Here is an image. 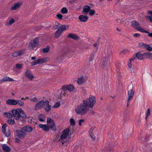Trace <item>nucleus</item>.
Wrapping results in <instances>:
<instances>
[{"mask_svg": "<svg viewBox=\"0 0 152 152\" xmlns=\"http://www.w3.org/2000/svg\"><path fill=\"white\" fill-rule=\"evenodd\" d=\"M83 103L81 104L75 108V112L76 114L83 115L85 114L89 107H93L96 102L95 97L90 95L88 99L83 101Z\"/></svg>", "mask_w": 152, "mask_h": 152, "instance_id": "obj_1", "label": "nucleus"}, {"mask_svg": "<svg viewBox=\"0 0 152 152\" xmlns=\"http://www.w3.org/2000/svg\"><path fill=\"white\" fill-rule=\"evenodd\" d=\"M12 115L16 120H19L21 117L22 118V120L21 119V120L22 121L26 118V116L25 112L21 109L18 108L16 109H13L12 110Z\"/></svg>", "mask_w": 152, "mask_h": 152, "instance_id": "obj_2", "label": "nucleus"}, {"mask_svg": "<svg viewBox=\"0 0 152 152\" xmlns=\"http://www.w3.org/2000/svg\"><path fill=\"white\" fill-rule=\"evenodd\" d=\"M131 25L133 27L141 32L149 33V32L145 30L143 28H141L139 23L136 21H132L131 23Z\"/></svg>", "mask_w": 152, "mask_h": 152, "instance_id": "obj_3", "label": "nucleus"}, {"mask_svg": "<svg viewBox=\"0 0 152 152\" xmlns=\"http://www.w3.org/2000/svg\"><path fill=\"white\" fill-rule=\"evenodd\" d=\"M69 27V25H61L56 32L55 34V38H58L61 34L62 32L65 30L67 29Z\"/></svg>", "mask_w": 152, "mask_h": 152, "instance_id": "obj_4", "label": "nucleus"}, {"mask_svg": "<svg viewBox=\"0 0 152 152\" xmlns=\"http://www.w3.org/2000/svg\"><path fill=\"white\" fill-rule=\"evenodd\" d=\"M38 38H36L30 41L29 43V49L31 50H33L34 48L39 45Z\"/></svg>", "mask_w": 152, "mask_h": 152, "instance_id": "obj_5", "label": "nucleus"}, {"mask_svg": "<svg viewBox=\"0 0 152 152\" xmlns=\"http://www.w3.org/2000/svg\"><path fill=\"white\" fill-rule=\"evenodd\" d=\"M70 132V129L69 128L65 129L62 132L60 137V139L62 140L66 138L69 135Z\"/></svg>", "mask_w": 152, "mask_h": 152, "instance_id": "obj_6", "label": "nucleus"}, {"mask_svg": "<svg viewBox=\"0 0 152 152\" xmlns=\"http://www.w3.org/2000/svg\"><path fill=\"white\" fill-rule=\"evenodd\" d=\"M74 87L73 85L70 84L69 85H64L61 88L62 90H64V92L63 93V95L65 96V91L67 90H68L69 91L71 92L74 90Z\"/></svg>", "mask_w": 152, "mask_h": 152, "instance_id": "obj_7", "label": "nucleus"}, {"mask_svg": "<svg viewBox=\"0 0 152 152\" xmlns=\"http://www.w3.org/2000/svg\"><path fill=\"white\" fill-rule=\"evenodd\" d=\"M16 132L18 137L21 139H23L24 138L25 136L27 134L26 133L22 130H16Z\"/></svg>", "mask_w": 152, "mask_h": 152, "instance_id": "obj_8", "label": "nucleus"}, {"mask_svg": "<svg viewBox=\"0 0 152 152\" xmlns=\"http://www.w3.org/2000/svg\"><path fill=\"white\" fill-rule=\"evenodd\" d=\"M49 102L47 100H45L43 104V107L45 111L48 112L51 110V107L50 105L49 104Z\"/></svg>", "mask_w": 152, "mask_h": 152, "instance_id": "obj_9", "label": "nucleus"}, {"mask_svg": "<svg viewBox=\"0 0 152 152\" xmlns=\"http://www.w3.org/2000/svg\"><path fill=\"white\" fill-rule=\"evenodd\" d=\"M25 75L30 80H32L34 77V76L29 70H27L26 71Z\"/></svg>", "mask_w": 152, "mask_h": 152, "instance_id": "obj_10", "label": "nucleus"}, {"mask_svg": "<svg viewBox=\"0 0 152 152\" xmlns=\"http://www.w3.org/2000/svg\"><path fill=\"white\" fill-rule=\"evenodd\" d=\"M25 51V49H23L20 50L16 51L12 53V56L14 57H17L24 53Z\"/></svg>", "mask_w": 152, "mask_h": 152, "instance_id": "obj_11", "label": "nucleus"}, {"mask_svg": "<svg viewBox=\"0 0 152 152\" xmlns=\"http://www.w3.org/2000/svg\"><path fill=\"white\" fill-rule=\"evenodd\" d=\"M90 7L88 5L84 6L83 8L82 12L85 15H87L90 11Z\"/></svg>", "mask_w": 152, "mask_h": 152, "instance_id": "obj_12", "label": "nucleus"}, {"mask_svg": "<svg viewBox=\"0 0 152 152\" xmlns=\"http://www.w3.org/2000/svg\"><path fill=\"white\" fill-rule=\"evenodd\" d=\"M16 100L12 99H8L6 101V104L8 105H15Z\"/></svg>", "mask_w": 152, "mask_h": 152, "instance_id": "obj_13", "label": "nucleus"}, {"mask_svg": "<svg viewBox=\"0 0 152 152\" xmlns=\"http://www.w3.org/2000/svg\"><path fill=\"white\" fill-rule=\"evenodd\" d=\"M32 129H33L31 126L28 125L24 126L22 129V130L25 132H30L32 131Z\"/></svg>", "mask_w": 152, "mask_h": 152, "instance_id": "obj_14", "label": "nucleus"}, {"mask_svg": "<svg viewBox=\"0 0 152 152\" xmlns=\"http://www.w3.org/2000/svg\"><path fill=\"white\" fill-rule=\"evenodd\" d=\"M2 148L4 152H10L11 148L6 144H4L2 146Z\"/></svg>", "mask_w": 152, "mask_h": 152, "instance_id": "obj_15", "label": "nucleus"}, {"mask_svg": "<svg viewBox=\"0 0 152 152\" xmlns=\"http://www.w3.org/2000/svg\"><path fill=\"white\" fill-rule=\"evenodd\" d=\"M134 94V91L133 89L129 91L128 92V100L132 99L133 98V96Z\"/></svg>", "mask_w": 152, "mask_h": 152, "instance_id": "obj_16", "label": "nucleus"}, {"mask_svg": "<svg viewBox=\"0 0 152 152\" xmlns=\"http://www.w3.org/2000/svg\"><path fill=\"white\" fill-rule=\"evenodd\" d=\"M88 17L86 15H80L78 18L79 20L82 22H85L87 21L88 19Z\"/></svg>", "mask_w": 152, "mask_h": 152, "instance_id": "obj_17", "label": "nucleus"}, {"mask_svg": "<svg viewBox=\"0 0 152 152\" xmlns=\"http://www.w3.org/2000/svg\"><path fill=\"white\" fill-rule=\"evenodd\" d=\"M44 102L43 101H41L38 102L35 106V109L37 110L40 107H43Z\"/></svg>", "mask_w": 152, "mask_h": 152, "instance_id": "obj_18", "label": "nucleus"}, {"mask_svg": "<svg viewBox=\"0 0 152 152\" xmlns=\"http://www.w3.org/2000/svg\"><path fill=\"white\" fill-rule=\"evenodd\" d=\"M39 127L45 132H48L49 131V127L48 126L45 124H39Z\"/></svg>", "mask_w": 152, "mask_h": 152, "instance_id": "obj_19", "label": "nucleus"}, {"mask_svg": "<svg viewBox=\"0 0 152 152\" xmlns=\"http://www.w3.org/2000/svg\"><path fill=\"white\" fill-rule=\"evenodd\" d=\"M21 4L22 3L20 2H19L15 4L14 5L11 7V10H15L18 8Z\"/></svg>", "mask_w": 152, "mask_h": 152, "instance_id": "obj_20", "label": "nucleus"}, {"mask_svg": "<svg viewBox=\"0 0 152 152\" xmlns=\"http://www.w3.org/2000/svg\"><path fill=\"white\" fill-rule=\"evenodd\" d=\"M86 81L84 77L83 76L79 78L77 80V83L79 85H81Z\"/></svg>", "mask_w": 152, "mask_h": 152, "instance_id": "obj_21", "label": "nucleus"}, {"mask_svg": "<svg viewBox=\"0 0 152 152\" xmlns=\"http://www.w3.org/2000/svg\"><path fill=\"white\" fill-rule=\"evenodd\" d=\"M144 53L142 54L140 52L137 53L135 55V57L139 60H142L143 58Z\"/></svg>", "mask_w": 152, "mask_h": 152, "instance_id": "obj_22", "label": "nucleus"}, {"mask_svg": "<svg viewBox=\"0 0 152 152\" xmlns=\"http://www.w3.org/2000/svg\"><path fill=\"white\" fill-rule=\"evenodd\" d=\"M50 124L48 125L49 127H50L51 129L53 131H55L56 130V127L54 122H52Z\"/></svg>", "mask_w": 152, "mask_h": 152, "instance_id": "obj_23", "label": "nucleus"}, {"mask_svg": "<svg viewBox=\"0 0 152 152\" xmlns=\"http://www.w3.org/2000/svg\"><path fill=\"white\" fill-rule=\"evenodd\" d=\"M144 55L147 58L152 59V53L149 52H145L144 53Z\"/></svg>", "mask_w": 152, "mask_h": 152, "instance_id": "obj_24", "label": "nucleus"}, {"mask_svg": "<svg viewBox=\"0 0 152 152\" xmlns=\"http://www.w3.org/2000/svg\"><path fill=\"white\" fill-rule=\"evenodd\" d=\"M67 37L75 39H77L78 38L77 36L74 34H72L71 33L69 34L67 36Z\"/></svg>", "mask_w": 152, "mask_h": 152, "instance_id": "obj_25", "label": "nucleus"}, {"mask_svg": "<svg viewBox=\"0 0 152 152\" xmlns=\"http://www.w3.org/2000/svg\"><path fill=\"white\" fill-rule=\"evenodd\" d=\"M124 22V20L117 19L115 21V23L118 25H121Z\"/></svg>", "mask_w": 152, "mask_h": 152, "instance_id": "obj_26", "label": "nucleus"}, {"mask_svg": "<svg viewBox=\"0 0 152 152\" xmlns=\"http://www.w3.org/2000/svg\"><path fill=\"white\" fill-rule=\"evenodd\" d=\"M102 61L103 62V66H106L108 65L109 64V61L108 60L106 61V59L104 58L102 59Z\"/></svg>", "mask_w": 152, "mask_h": 152, "instance_id": "obj_27", "label": "nucleus"}, {"mask_svg": "<svg viewBox=\"0 0 152 152\" xmlns=\"http://www.w3.org/2000/svg\"><path fill=\"white\" fill-rule=\"evenodd\" d=\"M40 59L36 60L35 61H33L31 63L32 65L34 66L36 65L39 64H40Z\"/></svg>", "mask_w": 152, "mask_h": 152, "instance_id": "obj_28", "label": "nucleus"}, {"mask_svg": "<svg viewBox=\"0 0 152 152\" xmlns=\"http://www.w3.org/2000/svg\"><path fill=\"white\" fill-rule=\"evenodd\" d=\"M40 64L43 63H46L49 60V58H43L40 59Z\"/></svg>", "mask_w": 152, "mask_h": 152, "instance_id": "obj_29", "label": "nucleus"}, {"mask_svg": "<svg viewBox=\"0 0 152 152\" xmlns=\"http://www.w3.org/2000/svg\"><path fill=\"white\" fill-rule=\"evenodd\" d=\"M144 48L146 49L149 51H152V47L151 46L149 45L145 44Z\"/></svg>", "mask_w": 152, "mask_h": 152, "instance_id": "obj_30", "label": "nucleus"}, {"mask_svg": "<svg viewBox=\"0 0 152 152\" xmlns=\"http://www.w3.org/2000/svg\"><path fill=\"white\" fill-rule=\"evenodd\" d=\"M3 79L5 81L12 82L14 81L13 79L8 77H4Z\"/></svg>", "mask_w": 152, "mask_h": 152, "instance_id": "obj_31", "label": "nucleus"}, {"mask_svg": "<svg viewBox=\"0 0 152 152\" xmlns=\"http://www.w3.org/2000/svg\"><path fill=\"white\" fill-rule=\"evenodd\" d=\"M16 105L18 104L20 106H23L24 105V103L20 100H16Z\"/></svg>", "mask_w": 152, "mask_h": 152, "instance_id": "obj_32", "label": "nucleus"}, {"mask_svg": "<svg viewBox=\"0 0 152 152\" xmlns=\"http://www.w3.org/2000/svg\"><path fill=\"white\" fill-rule=\"evenodd\" d=\"M14 21H15L14 19L13 18H12L11 19V20L9 21V22H8L6 23L5 25L6 26L11 25L14 22Z\"/></svg>", "mask_w": 152, "mask_h": 152, "instance_id": "obj_33", "label": "nucleus"}, {"mask_svg": "<svg viewBox=\"0 0 152 152\" xmlns=\"http://www.w3.org/2000/svg\"><path fill=\"white\" fill-rule=\"evenodd\" d=\"M68 10L66 7H63L61 9V12L63 14H66L68 12Z\"/></svg>", "mask_w": 152, "mask_h": 152, "instance_id": "obj_34", "label": "nucleus"}, {"mask_svg": "<svg viewBox=\"0 0 152 152\" xmlns=\"http://www.w3.org/2000/svg\"><path fill=\"white\" fill-rule=\"evenodd\" d=\"M7 123L9 124L13 125L15 124V121L13 119H10L7 120Z\"/></svg>", "mask_w": 152, "mask_h": 152, "instance_id": "obj_35", "label": "nucleus"}, {"mask_svg": "<svg viewBox=\"0 0 152 152\" xmlns=\"http://www.w3.org/2000/svg\"><path fill=\"white\" fill-rule=\"evenodd\" d=\"M69 121L70 125L71 126H74L75 125V121L73 118H71L69 120Z\"/></svg>", "mask_w": 152, "mask_h": 152, "instance_id": "obj_36", "label": "nucleus"}, {"mask_svg": "<svg viewBox=\"0 0 152 152\" xmlns=\"http://www.w3.org/2000/svg\"><path fill=\"white\" fill-rule=\"evenodd\" d=\"M38 119L40 121H43L45 119V116L43 115H39Z\"/></svg>", "mask_w": 152, "mask_h": 152, "instance_id": "obj_37", "label": "nucleus"}, {"mask_svg": "<svg viewBox=\"0 0 152 152\" xmlns=\"http://www.w3.org/2000/svg\"><path fill=\"white\" fill-rule=\"evenodd\" d=\"M52 122H54V121L51 118H47V124L48 126L52 123Z\"/></svg>", "mask_w": 152, "mask_h": 152, "instance_id": "obj_38", "label": "nucleus"}, {"mask_svg": "<svg viewBox=\"0 0 152 152\" xmlns=\"http://www.w3.org/2000/svg\"><path fill=\"white\" fill-rule=\"evenodd\" d=\"M4 115L8 118H10L12 116V115L10 113H5Z\"/></svg>", "mask_w": 152, "mask_h": 152, "instance_id": "obj_39", "label": "nucleus"}, {"mask_svg": "<svg viewBox=\"0 0 152 152\" xmlns=\"http://www.w3.org/2000/svg\"><path fill=\"white\" fill-rule=\"evenodd\" d=\"M150 108L148 109L147 110L146 116L145 118L146 120H147V118H148V116H150Z\"/></svg>", "mask_w": 152, "mask_h": 152, "instance_id": "obj_40", "label": "nucleus"}, {"mask_svg": "<svg viewBox=\"0 0 152 152\" xmlns=\"http://www.w3.org/2000/svg\"><path fill=\"white\" fill-rule=\"evenodd\" d=\"M112 52L111 50L109 49L107 50V57L109 58L112 55Z\"/></svg>", "mask_w": 152, "mask_h": 152, "instance_id": "obj_41", "label": "nucleus"}, {"mask_svg": "<svg viewBox=\"0 0 152 152\" xmlns=\"http://www.w3.org/2000/svg\"><path fill=\"white\" fill-rule=\"evenodd\" d=\"M95 13V11L94 10H91L90 9V11L89 12V14L90 15L92 16L94 15Z\"/></svg>", "mask_w": 152, "mask_h": 152, "instance_id": "obj_42", "label": "nucleus"}, {"mask_svg": "<svg viewBox=\"0 0 152 152\" xmlns=\"http://www.w3.org/2000/svg\"><path fill=\"white\" fill-rule=\"evenodd\" d=\"M7 124H5L2 126V131L3 133H4L6 130V127H7Z\"/></svg>", "mask_w": 152, "mask_h": 152, "instance_id": "obj_43", "label": "nucleus"}, {"mask_svg": "<svg viewBox=\"0 0 152 152\" xmlns=\"http://www.w3.org/2000/svg\"><path fill=\"white\" fill-rule=\"evenodd\" d=\"M128 52V50L127 49H125L121 51L120 54L122 55H125Z\"/></svg>", "mask_w": 152, "mask_h": 152, "instance_id": "obj_44", "label": "nucleus"}, {"mask_svg": "<svg viewBox=\"0 0 152 152\" xmlns=\"http://www.w3.org/2000/svg\"><path fill=\"white\" fill-rule=\"evenodd\" d=\"M4 134L7 137H9L10 134V132L9 130H8L6 132H5V133H4Z\"/></svg>", "mask_w": 152, "mask_h": 152, "instance_id": "obj_45", "label": "nucleus"}, {"mask_svg": "<svg viewBox=\"0 0 152 152\" xmlns=\"http://www.w3.org/2000/svg\"><path fill=\"white\" fill-rule=\"evenodd\" d=\"M42 51L44 53H46L48 52L49 51V47H47L46 48H43Z\"/></svg>", "mask_w": 152, "mask_h": 152, "instance_id": "obj_46", "label": "nucleus"}, {"mask_svg": "<svg viewBox=\"0 0 152 152\" xmlns=\"http://www.w3.org/2000/svg\"><path fill=\"white\" fill-rule=\"evenodd\" d=\"M85 120L83 119H81L79 120L78 124L80 126L82 125V124L84 122Z\"/></svg>", "mask_w": 152, "mask_h": 152, "instance_id": "obj_47", "label": "nucleus"}, {"mask_svg": "<svg viewBox=\"0 0 152 152\" xmlns=\"http://www.w3.org/2000/svg\"><path fill=\"white\" fill-rule=\"evenodd\" d=\"M22 65H23L22 64H16V65L15 66V67L17 69H21L22 68Z\"/></svg>", "mask_w": 152, "mask_h": 152, "instance_id": "obj_48", "label": "nucleus"}, {"mask_svg": "<svg viewBox=\"0 0 152 152\" xmlns=\"http://www.w3.org/2000/svg\"><path fill=\"white\" fill-rule=\"evenodd\" d=\"M60 105V103L59 101L57 102L54 105V107L57 108Z\"/></svg>", "mask_w": 152, "mask_h": 152, "instance_id": "obj_49", "label": "nucleus"}, {"mask_svg": "<svg viewBox=\"0 0 152 152\" xmlns=\"http://www.w3.org/2000/svg\"><path fill=\"white\" fill-rule=\"evenodd\" d=\"M94 55L93 53L91 54V55L90 57L89 58V61H92L94 58Z\"/></svg>", "mask_w": 152, "mask_h": 152, "instance_id": "obj_50", "label": "nucleus"}, {"mask_svg": "<svg viewBox=\"0 0 152 152\" xmlns=\"http://www.w3.org/2000/svg\"><path fill=\"white\" fill-rule=\"evenodd\" d=\"M89 134L91 137L92 140L93 141H95L96 139L95 136L93 134H91V132L90 134Z\"/></svg>", "mask_w": 152, "mask_h": 152, "instance_id": "obj_51", "label": "nucleus"}, {"mask_svg": "<svg viewBox=\"0 0 152 152\" xmlns=\"http://www.w3.org/2000/svg\"><path fill=\"white\" fill-rule=\"evenodd\" d=\"M57 17L60 20L62 19L63 18V16L60 14H58L57 15Z\"/></svg>", "mask_w": 152, "mask_h": 152, "instance_id": "obj_52", "label": "nucleus"}, {"mask_svg": "<svg viewBox=\"0 0 152 152\" xmlns=\"http://www.w3.org/2000/svg\"><path fill=\"white\" fill-rule=\"evenodd\" d=\"M145 44L143 43H140L139 44V45L140 47H142V48H144Z\"/></svg>", "mask_w": 152, "mask_h": 152, "instance_id": "obj_53", "label": "nucleus"}, {"mask_svg": "<svg viewBox=\"0 0 152 152\" xmlns=\"http://www.w3.org/2000/svg\"><path fill=\"white\" fill-rule=\"evenodd\" d=\"M37 100V99L36 98L34 97L31 99V101L33 102H36Z\"/></svg>", "mask_w": 152, "mask_h": 152, "instance_id": "obj_54", "label": "nucleus"}, {"mask_svg": "<svg viewBox=\"0 0 152 152\" xmlns=\"http://www.w3.org/2000/svg\"><path fill=\"white\" fill-rule=\"evenodd\" d=\"M146 18H148V20H149L151 22H152V19L151 17V16H147Z\"/></svg>", "mask_w": 152, "mask_h": 152, "instance_id": "obj_55", "label": "nucleus"}, {"mask_svg": "<svg viewBox=\"0 0 152 152\" xmlns=\"http://www.w3.org/2000/svg\"><path fill=\"white\" fill-rule=\"evenodd\" d=\"M128 66L129 67V68L132 67V65L131 63V62L129 61V63L128 64Z\"/></svg>", "mask_w": 152, "mask_h": 152, "instance_id": "obj_56", "label": "nucleus"}, {"mask_svg": "<svg viewBox=\"0 0 152 152\" xmlns=\"http://www.w3.org/2000/svg\"><path fill=\"white\" fill-rule=\"evenodd\" d=\"M81 89L83 94H85L86 93V91L85 89L83 88H81Z\"/></svg>", "mask_w": 152, "mask_h": 152, "instance_id": "obj_57", "label": "nucleus"}, {"mask_svg": "<svg viewBox=\"0 0 152 152\" xmlns=\"http://www.w3.org/2000/svg\"><path fill=\"white\" fill-rule=\"evenodd\" d=\"M133 35L134 37H139L140 34H139L136 33L134 34Z\"/></svg>", "mask_w": 152, "mask_h": 152, "instance_id": "obj_58", "label": "nucleus"}, {"mask_svg": "<svg viewBox=\"0 0 152 152\" xmlns=\"http://www.w3.org/2000/svg\"><path fill=\"white\" fill-rule=\"evenodd\" d=\"M129 71L132 72H134V68L132 67L129 68Z\"/></svg>", "mask_w": 152, "mask_h": 152, "instance_id": "obj_59", "label": "nucleus"}, {"mask_svg": "<svg viewBox=\"0 0 152 152\" xmlns=\"http://www.w3.org/2000/svg\"><path fill=\"white\" fill-rule=\"evenodd\" d=\"M15 141L17 142H20V139L18 138H16L15 139Z\"/></svg>", "mask_w": 152, "mask_h": 152, "instance_id": "obj_60", "label": "nucleus"}, {"mask_svg": "<svg viewBox=\"0 0 152 152\" xmlns=\"http://www.w3.org/2000/svg\"><path fill=\"white\" fill-rule=\"evenodd\" d=\"M29 98L28 97H25V98L23 97H22L21 99L22 100H25L26 99H28Z\"/></svg>", "mask_w": 152, "mask_h": 152, "instance_id": "obj_61", "label": "nucleus"}, {"mask_svg": "<svg viewBox=\"0 0 152 152\" xmlns=\"http://www.w3.org/2000/svg\"><path fill=\"white\" fill-rule=\"evenodd\" d=\"M93 46L94 47H96V48L97 49L98 48V45L97 43H95V44H94L93 45Z\"/></svg>", "mask_w": 152, "mask_h": 152, "instance_id": "obj_62", "label": "nucleus"}, {"mask_svg": "<svg viewBox=\"0 0 152 152\" xmlns=\"http://www.w3.org/2000/svg\"><path fill=\"white\" fill-rule=\"evenodd\" d=\"M135 56H134V57H133V58H130L129 60V61H130L131 62V61H134L135 58Z\"/></svg>", "mask_w": 152, "mask_h": 152, "instance_id": "obj_63", "label": "nucleus"}, {"mask_svg": "<svg viewBox=\"0 0 152 152\" xmlns=\"http://www.w3.org/2000/svg\"><path fill=\"white\" fill-rule=\"evenodd\" d=\"M5 82L3 79H1L0 80V83H2L4 82Z\"/></svg>", "mask_w": 152, "mask_h": 152, "instance_id": "obj_64", "label": "nucleus"}]
</instances>
